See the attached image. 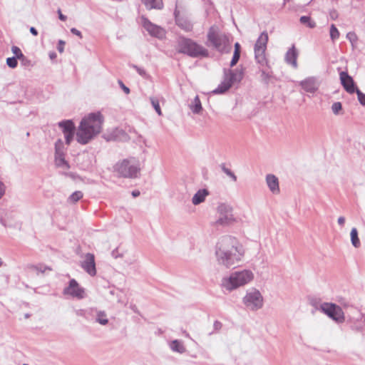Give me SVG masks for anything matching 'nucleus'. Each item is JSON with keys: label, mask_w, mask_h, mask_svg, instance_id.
Returning <instances> with one entry per match:
<instances>
[{"label": "nucleus", "mask_w": 365, "mask_h": 365, "mask_svg": "<svg viewBox=\"0 0 365 365\" xmlns=\"http://www.w3.org/2000/svg\"><path fill=\"white\" fill-rule=\"evenodd\" d=\"M178 51L192 58L207 56L208 51L202 46L190 38H180L178 41Z\"/></svg>", "instance_id": "5"}, {"label": "nucleus", "mask_w": 365, "mask_h": 365, "mask_svg": "<svg viewBox=\"0 0 365 365\" xmlns=\"http://www.w3.org/2000/svg\"><path fill=\"white\" fill-rule=\"evenodd\" d=\"M299 85L306 92L312 93L317 91L319 88V83L314 77H309L300 81Z\"/></svg>", "instance_id": "18"}, {"label": "nucleus", "mask_w": 365, "mask_h": 365, "mask_svg": "<svg viewBox=\"0 0 365 365\" xmlns=\"http://www.w3.org/2000/svg\"><path fill=\"white\" fill-rule=\"evenodd\" d=\"M244 302L247 307L256 309L262 307L263 299L259 291L252 290L246 294L244 298Z\"/></svg>", "instance_id": "12"}, {"label": "nucleus", "mask_w": 365, "mask_h": 365, "mask_svg": "<svg viewBox=\"0 0 365 365\" xmlns=\"http://www.w3.org/2000/svg\"><path fill=\"white\" fill-rule=\"evenodd\" d=\"M115 170L122 177L135 178L140 168L138 163L133 160H123L115 165Z\"/></svg>", "instance_id": "8"}, {"label": "nucleus", "mask_w": 365, "mask_h": 365, "mask_svg": "<svg viewBox=\"0 0 365 365\" xmlns=\"http://www.w3.org/2000/svg\"><path fill=\"white\" fill-rule=\"evenodd\" d=\"M320 310L333 320L341 323L344 321V314L341 308L333 303H323L320 306Z\"/></svg>", "instance_id": "10"}, {"label": "nucleus", "mask_w": 365, "mask_h": 365, "mask_svg": "<svg viewBox=\"0 0 365 365\" xmlns=\"http://www.w3.org/2000/svg\"><path fill=\"white\" fill-rule=\"evenodd\" d=\"M267 185L273 193L279 192L278 178L274 175H267L266 178Z\"/></svg>", "instance_id": "21"}, {"label": "nucleus", "mask_w": 365, "mask_h": 365, "mask_svg": "<svg viewBox=\"0 0 365 365\" xmlns=\"http://www.w3.org/2000/svg\"><path fill=\"white\" fill-rule=\"evenodd\" d=\"M346 38L350 41L352 46L356 43L358 38L354 32H349L346 34Z\"/></svg>", "instance_id": "32"}, {"label": "nucleus", "mask_w": 365, "mask_h": 365, "mask_svg": "<svg viewBox=\"0 0 365 365\" xmlns=\"http://www.w3.org/2000/svg\"><path fill=\"white\" fill-rule=\"evenodd\" d=\"M350 235L352 245L355 247H359L360 246V240L358 237L357 230L356 228H352Z\"/></svg>", "instance_id": "27"}, {"label": "nucleus", "mask_w": 365, "mask_h": 365, "mask_svg": "<svg viewBox=\"0 0 365 365\" xmlns=\"http://www.w3.org/2000/svg\"><path fill=\"white\" fill-rule=\"evenodd\" d=\"M17 60L16 57H9L6 58V64L9 68H15L18 65Z\"/></svg>", "instance_id": "31"}, {"label": "nucleus", "mask_w": 365, "mask_h": 365, "mask_svg": "<svg viewBox=\"0 0 365 365\" xmlns=\"http://www.w3.org/2000/svg\"><path fill=\"white\" fill-rule=\"evenodd\" d=\"M222 170L226 173L228 176H230L234 181L237 180V177L228 168H227L225 164L221 165Z\"/></svg>", "instance_id": "37"}, {"label": "nucleus", "mask_w": 365, "mask_h": 365, "mask_svg": "<svg viewBox=\"0 0 365 365\" xmlns=\"http://www.w3.org/2000/svg\"><path fill=\"white\" fill-rule=\"evenodd\" d=\"M4 193V185L3 183L0 182V198L3 196Z\"/></svg>", "instance_id": "47"}, {"label": "nucleus", "mask_w": 365, "mask_h": 365, "mask_svg": "<svg viewBox=\"0 0 365 365\" xmlns=\"http://www.w3.org/2000/svg\"><path fill=\"white\" fill-rule=\"evenodd\" d=\"M207 39L212 46L220 52L227 53L231 49L228 36L225 34L220 33L215 26H212L209 29Z\"/></svg>", "instance_id": "7"}, {"label": "nucleus", "mask_w": 365, "mask_h": 365, "mask_svg": "<svg viewBox=\"0 0 365 365\" xmlns=\"http://www.w3.org/2000/svg\"><path fill=\"white\" fill-rule=\"evenodd\" d=\"M170 347L172 350L178 351L179 353H183L185 351V349L182 344L178 340L173 341L170 344Z\"/></svg>", "instance_id": "26"}, {"label": "nucleus", "mask_w": 365, "mask_h": 365, "mask_svg": "<svg viewBox=\"0 0 365 365\" xmlns=\"http://www.w3.org/2000/svg\"><path fill=\"white\" fill-rule=\"evenodd\" d=\"M58 127L62 130L64 137H73L76 126L72 120H64L58 123Z\"/></svg>", "instance_id": "15"}, {"label": "nucleus", "mask_w": 365, "mask_h": 365, "mask_svg": "<svg viewBox=\"0 0 365 365\" xmlns=\"http://www.w3.org/2000/svg\"><path fill=\"white\" fill-rule=\"evenodd\" d=\"M132 195L135 197L140 195V192L138 190H134L132 192Z\"/></svg>", "instance_id": "52"}, {"label": "nucleus", "mask_w": 365, "mask_h": 365, "mask_svg": "<svg viewBox=\"0 0 365 365\" xmlns=\"http://www.w3.org/2000/svg\"><path fill=\"white\" fill-rule=\"evenodd\" d=\"M341 85L349 93H354L356 91L353 78L347 72L341 71L339 74Z\"/></svg>", "instance_id": "14"}, {"label": "nucleus", "mask_w": 365, "mask_h": 365, "mask_svg": "<svg viewBox=\"0 0 365 365\" xmlns=\"http://www.w3.org/2000/svg\"><path fill=\"white\" fill-rule=\"evenodd\" d=\"M71 138H66V143L67 144H69L70 143V140H71Z\"/></svg>", "instance_id": "53"}, {"label": "nucleus", "mask_w": 365, "mask_h": 365, "mask_svg": "<svg viewBox=\"0 0 365 365\" xmlns=\"http://www.w3.org/2000/svg\"><path fill=\"white\" fill-rule=\"evenodd\" d=\"M254 278L253 273L250 270L235 272L229 277L223 278L222 286L227 290L232 291L250 282Z\"/></svg>", "instance_id": "4"}, {"label": "nucleus", "mask_w": 365, "mask_h": 365, "mask_svg": "<svg viewBox=\"0 0 365 365\" xmlns=\"http://www.w3.org/2000/svg\"><path fill=\"white\" fill-rule=\"evenodd\" d=\"M71 32L73 34L76 35V36H79L81 38H82V34H81V32L79 30H78L77 29H76V28H72V29H71Z\"/></svg>", "instance_id": "43"}, {"label": "nucleus", "mask_w": 365, "mask_h": 365, "mask_svg": "<svg viewBox=\"0 0 365 365\" xmlns=\"http://www.w3.org/2000/svg\"><path fill=\"white\" fill-rule=\"evenodd\" d=\"M357 94L358 100L359 103L365 106V93H362L359 89L356 88L355 91Z\"/></svg>", "instance_id": "36"}, {"label": "nucleus", "mask_w": 365, "mask_h": 365, "mask_svg": "<svg viewBox=\"0 0 365 365\" xmlns=\"http://www.w3.org/2000/svg\"><path fill=\"white\" fill-rule=\"evenodd\" d=\"M217 212L219 214V217L217 220L215 222V226L229 225L237 222V219L232 213V207L227 205H220L217 207Z\"/></svg>", "instance_id": "9"}, {"label": "nucleus", "mask_w": 365, "mask_h": 365, "mask_svg": "<svg viewBox=\"0 0 365 365\" xmlns=\"http://www.w3.org/2000/svg\"><path fill=\"white\" fill-rule=\"evenodd\" d=\"M2 264H3V262H2L1 259L0 258V267L2 265Z\"/></svg>", "instance_id": "54"}, {"label": "nucleus", "mask_w": 365, "mask_h": 365, "mask_svg": "<svg viewBox=\"0 0 365 365\" xmlns=\"http://www.w3.org/2000/svg\"><path fill=\"white\" fill-rule=\"evenodd\" d=\"M142 25L148 33L153 37L158 39H163L165 37V30L160 26L153 24L147 18L143 16L141 18Z\"/></svg>", "instance_id": "11"}, {"label": "nucleus", "mask_w": 365, "mask_h": 365, "mask_svg": "<svg viewBox=\"0 0 365 365\" xmlns=\"http://www.w3.org/2000/svg\"><path fill=\"white\" fill-rule=\"evenodd\" d=\"M341 108L342 106L340 102H335L331 106V110L335 115H338Z\"/></svg>", "instance_id": "34"}, {"label": "nucleus", "mask_w": 365, "mask_h": 365, "mask_svg": "<svg viewBox=\"0 0 365 365\" xmlns=\"http://www.w3.org/2000/svg\"><path fill=\"white\" fill-rule=\"evenodd\" d=\"M90 138H77L78 142L81 144H86L88 143Z\"/></svg>", "instance_id": "45"}, {"label": "nucleus", "mask_w": 365, "mask_h": 365, "mask_svg": "<svg viewBox=\"0 0 365 365\" xmlns=\"http://www.w3.org/2000/svg\"><path fill=\"white\" fill-rule=\"evenodd\" d=\"M65 293L78 299H83L85 291L81 288L75 279H71L69 286L65 289Z\"/></svg>", "instance_id": "13"}, {"label": "nucleus", "mask_w": 365, "mask_h": 365, "mask_svg": "<svg viewBox=\"0 0 365 365\" xmlns=\"http://www.w3.org/2000/svg\"><path fill=\"white\" fill-rule=\"evenodd\" d=\"M49 57L51 59H55L56 58V53L55 52H50Z\"/></svg>", "instance_id": "51"}, {"label": "nucleus", "mask_w": 365, "mask_h": 365, "mask_svg": "<svg viewBox=\"0 0 365 365\" xmlns=\"http://www.w3.org/2000/svg\"><path fill=\"white\" fill-rule=\"evenodd\" d=\"M118 83H119V85H120V88L123 90V91H124L126 94L130 93V89H129L127 86H125L124 85V83H123L121 81H118Z\"/></svg>", "instance_id": "42"}, {"label": "nucleus", "mask_w": 365, "mask_h": 365, "mask_svg": "<svg viewBox=\"0 0 365 365\" xmlns=\"http://www.w3.org/2000/svg\"><path fill=\"white\" fill-rule=\"evenodd\" d=\"M207 195L208 192L205 189L197 191V193L192 197V203L194 205H198L202 202Z\"/></svg>", "instance_id": "23"}, {"label": "nucleus", "mask_w": 365, "mask_h": 365, "mask_svg": "<svg viewBox=\"0 0 365 365\" xmlns=\"http://www.w3.org/2000/svg\"><path fill=\"white\" fill-rule=\"evenodd\" d=\"M58 17H59V19H60L61 21H66L67 18H66V16L65 15H63V14L61 13V10H58Z\"/></svg>", "instance_id": "46"}, {"label": "nucleus", "mask_w": 365, "mask_h": 365, "mask_svg": "<svg viewBox=\"0 0 365 365\" xmlns=\"http://www.w3.org/2000/svg\"><path fill=\"white\" fill-rule=\"evenodd\" d=\"M298 56V50L296 48L294 45H292V47L286 52L284 61L287 64L292 66L294 68H297L298 66L297 61Z\"/></svg>", "instance_id": "17"}, {"label": "nucleus", "mask_w": 365, "mask_h": 365, "mask_svg": "<svg viewBox=\"0 0 365 365\" xmlns=\"http://www.w3.org/2000/svg\"><path fill=\"white\" fill-rule=\"evenodd\" d=\"M202 108L200 100L198 96H196L190 106V109L194 113H199L202 110Z\"/></svg>", "instance_id": "24"}, {"label": "nucleus", "mask_w": 365, "mask_h": 365, "mask_svg": "<svg viewBox=\"0 0 365 365\" xmlns=\"http://www.w3.org/2000/svg\"><path fill=\"white\" fill-rule=\"evenodd\" d=\"M244 76L242 69L236 68L234 70H225L224 79L222 82L213 91L214 93H224L235 83H240Z\"/></svg>", "instance_id": "6"}, {"label": "nucleus", "mask_w": 365, "mask_h": 365, "mask_svg": "<svg viewBox=\"0 0 365 365\" xmlns=\"http://www.w3.org/2000/svg\"><path fill=\"white\" fill-rule=\"evenodd\" d=\"M299 21L301 24L307 25L310 29L316 27L315 21L312 20L311 18L308 16H301L299 19Z\"/></svg>", "instance_id": "25"}, {"label": "nucleus", "mask_w": 365, "mask_h": 365, "mask_svg": "<svg viewBox=\"0 0 365 365\" xmlns=\"http://www.w3.org/2000/svg\"><path fill=\"white\" fill-rule=\"evenodd\" d=\"M148 9H162L163 8V0H142Z\"/></svg>", "instance_id": "22"}, {"label": "nucleus", "mask_w": 365, "mask_h": 365, "mask_svg": "<svg viewBox=\"0 0 365 365\" xmlns=\"http://www.w3.org/2000/svg\"><path fill=\"white\" fill-rule=\"evenodd\" d=\"M176 24L185 31H190L192 29V24L186 18L180 16V11L177 9L174 11Z\"/></svg>", "instance_id": "20"}, {"label": "nucleus", "mask_w": 365, "mask_h": 365, "mask_svg": "<svg viewBox=\"0 0 365 365\" xmlns=\"http://www.w3.org/2000/svg\"><path fill=\"white\" fill-rule=\"evenodd\" d=\"M133 68L135 69V71L138 72V73L142 77L145 78H147L148 77V75L147 74L146 71H145L144 68H141V67H139L138 66H135V65H132L131 66Z\"/></svg>", "instance_id": "35"}, {"label": "nucleus", "mask_w": 365, "mask_h": 365, "mask_svg": "<svg viewBox=\"0 0 365 365\" xmlns=\"http://www.w3.org/2000/svg\"><path fill=\"white\" fill-rule=\"evenodd\" d=\"M240 44L238 42L235 43L234 51H237V53H240Z\"/></svg>", "instance_id": "48"}, {"label": "nucleus", "mask_w": 365, "mask_h": 365, "mask_svg": "<svg viewBox=\"0 0 365 365\" xmlns=\"http://www.w3.org/2000/svg\"><path fill=\"white\" fill-rule=\"evenodd\" d=\"M82 267L90 275L94 276L96 274L94 255L88 253L85 256V260L82 263Z\"/></svg>", "instance_id": "16"}, {"label": "nucleus", "mask_w": 365, "mask_h": 365, "mask_svg": "<svg viewBox=\"0 0 365 365\" xmlns=\"http://www.w3.org/2000/svg\"><path fill=\"white\" fill-rule=\"evenodd\" d=\"M11 51L14 55V57H16L19 60L24 56L21 49L16 46H11Z\"/></svg>", "instance_id": "30"}, {"label": "nucleus", "mask_w": 365, "mask_h": 365, "mask_svg": "<svg viewBox=\"0 0 365 365\" xmlns=\"http://www.w3.org/2000/svg\"><path fill=\"white\" fill-rule=\"evenodd\" d=\"M240 58V53H237V51H234V54H233L232 58L230 62V66L232 67L235 65H236L237 63L238 62Z\"/></svg>", "instance_id": "38"}, {"label": "nucleus", "mask_w": 365, "mask_h": 365, "mask_svg": "<svg viewBox=\"0 0 365 365\" xmlns=\"http://www.w3.org/2000/svg\"><path fill=\"white\" fill-rule=\"evenodd\" d=\"M19 60L21 61V65L24 66H29L31 64V61L25 56H23V58H20Z\"/></svg>", "instance_id": "39"}, {"label": "nucleus", "mask_w": 365, "mask_h": 365, "mask_svg": "<svg viewBox=\"0 0 365 365\" xmlns=\"http://www.w3.org/2000/svg\"><path fill=\"white\" fill-rule=\"evenodd\" d=\"M345 222V218L344 217H339L338 218V223L340 225H344Z\"/></svg>", "instance_id": "49"}, {"label": "nucleus", "mask_w": 365, "mask_h": 365, "mask_svg": "<svg viewBox=\"0 0 365 365\" xmlns=\"http://www.w3.org/2000/svg\"><path fill=\"white\" fill-rule=\"evenodd\" d=\"M98 322L101 324H106L108 322V319H106L105 316L99 314L98 317Z\"/></svg>", "instance_id": "41"}, {"label": "nucleus", "mask_w": 365, "mask_h": 365, "mask_svg": "<svg viewBox=\"0 0 365 365\" xmlns=\"http://www.w3.org/2000/svg\"><path fill=\"white\" fill-rule=\"evenodd\" d=\"M330 18L333 20H335L338 17V14L336 10H332L329 13Z\"/></svg>", "instance_id": "44"}, {"label": "nucleus", "mask_w": 365, "mask_h": 365, "mask_svg": "<svg viewBox=\"0 0 365 365\" xmlns=\"http://www.w3.org/2000/svg\"><path fill=\"white\" fill-rule=\"evenodd\" d=\"M339 31L334 24H331L330 26V38L334 41L339 37Z\"/></svg>", "instance_id": "28"}, {"label": "nucleus", "mask_w": 365, "mask_h": 365, "mask_svg": "<svg viewBox=\"0 0 365 365\" xmlns=\"http://www.w3.org/2000/svg\"><path fill=\"white\" fill-rule=\"evenodd\" d=\"M66 43L63 40H59L58 42L57 49L60 53H63L64 51V46Z\"/></svg>", "instance_id": "40"}, {"label": "nucleus", "mask_w": 365, "mask_h": 365, "mask_svg": "<svg viewBox=\"0 0 365 365\" xmlns=\"http://www.w3.org/2000/svg\"><path fill=\"white\" fill-rule=\"evenodd\" d=\"M268 39L267 32L263 31L257 39L254 46L255 59L259 65L261 81L265 84L269 83L272 77V72L267 71L270 66L265 55Z\"/></svg>", "instance_id": "2"}, {"label": "nucleus", "mask_w": 365, "mask_h": 365, "mask_svg": "<svg viewBox=\"0 0 365 365\" xmlns=\"http://www.w3.org/2000/svg\"><path fill=\"white\" fill-rule=\"evenodd\" d=\"M83 197V193L81 191L73 192L69 197L70 201L76 202Z\"/></svg>", "instance_id": "33"}, {"label": "nucleus", "mask_w": 365, "mask_h": 365, "mask_svg": "<svg viewBox=\"0 0 365 365\" xmlns=\"http://www.w3.org/2000/svg\"><path fill=\"white\" fill-rule=\"evenodd\" d=\"M103 122V115L99 111L86 115L79 123L76 137H96L101 133Z\"/></svg>", "instance_id": "3"}, {"label": "nucleus", "mask_w": 365, "mask_h": 365, "mask_svg": "<svg viewBox=\"0 0 365 365\" xmlns=\"http://www.w3.org/2000/svg\"><path fill=\"white\" fill-rule=\"evenodd\" d=\"M62 144L61 140H58L56 143V158H55V163L58 167H61L64 169H68L69 165L68 163L65 160L63 154L61 153L60 149V145Z\"/></svg>", "instance_id": "19"}, {"label": "nucleus", "mask_w": 365, "mask_h": 365, "mask_svg": "<svg viewBox=\"0 0 365 365\" xmlns=\"http://www.w3.org/2000/svg\"><path fill=\"white\" fill-rule=\"evenodd\" d=\"M150 102H151V104H152L153 107L154 108V109L157 112V113L159 115H162V112H161V109H160V103H159L158 100L156 98H155V97H152V98H150Z\"/></svg>", "instance_id": "29"}, {"label": "nucleus", "mask_w": 365, "mask_h": 365, "mask_svg": "<svg viewBox=\"0 0 365 365\" xmlns=\"http://www.w3.org/2000/svg\"><path fill=\"white\" fill-rule=\"evenodd\" d=\"M30 32L34 36H37L38 35V31H37V30L34 27H31L30 28Z\"/></svg>", "instance_id": "50"}, {"label": "nucleus", "mask_w": 365, "mask_h": 365, "mask_svg": "<svg viewBox=\"0 0 365 365\" xmlns=\"http://www.w3.org/2000/svg\"><path fill=\"white\" fill-rule=\"evenodd\" d=\"M243 255L244 252L235 237H223L217 242L216 250L217 260L227 267L238 262Z\"/></svg>", "instance_id": "1"}]
</instances>
